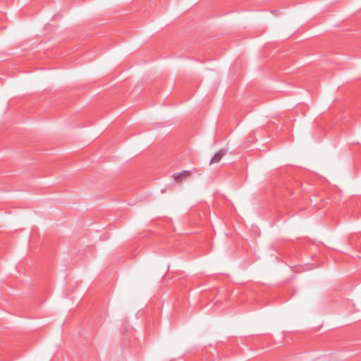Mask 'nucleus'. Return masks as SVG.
Here are the masks:
<instances>
[{"label":"nucleus","mask_w":361,"mask_h":361,"mask_svg":"<svg viewBox=\"0 0 361 361\" xmlns=\"http://www.w3.org/2000/svg\"><path fill=\"white\" fill-rule=\"evenodd\" d=\"M179 179H181V181H182L183 178L182 176H180V177H179Z\"/></svg>","instance_id":"3"},{"label":"nucleus","mask_w":361,"mask_h":361,"mask_svg":"<svg viewBox=\"0 0 361 361\" xmlns=\"http://www.w3.org/2000/svg\"><path fill=\"white\" fill-rule=\"evenodd\" d=\"M190 175V171L185 170L180 173H174L173 175V178L174 181L181 182V179H179V177L182 176L183 178H186L189 177Z\"/></svg>","instance_id":"2"},{"label":"nucleus","mask_w":361,"mask_h":361,"mask_svg":"<svg viewBox=\"0 0 361 361\" xmlns=\"http://www.w3.org/2000/svg\"><path fill=\"white\" fill-rule=\"evenodd\" d=\"M226 153V149H221L219 151L218 153H216L212 158V159L210 160V162H209V164H217L219 163L223 156H224Z\"/></svg>","instance_id":"1"}]
</instances>
